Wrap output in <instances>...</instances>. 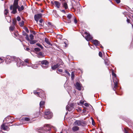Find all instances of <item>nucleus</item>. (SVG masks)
<instances>
[{
  "instance_id": "nucleus-26",
  "label": "nucleus",
  "mask_w": 133,
  "mask_h": 133,
  "mask_svg": "<svg viewBox=\"0 0 133 133\" xmlns=\"http://www.w3.org/2000/svg\"><path fill=\"white\" fill-rule=\"evenodd\" d=\"M31 66L33 69H34L37 68L38 67L37 65H33L32 64H31Z\"/></svg>"
},
{
  "instance_id": "nucleus-14",
  "label": "nucleus",
  "mask_w": 133,
  "mask_h": 133,
  "mask_svg": "<svg viewBox=\"0 0 133 133\" xmlns=\"http://www.w3.org/2000/svg\"><path fill=\"white\" fill-rule=\"evenodd\" d=\"M29 59H26L24 60V62L26 63V65L28 66H31V64L29 62Z\"/></svg>"
},
{
  "instance_id": "nucleus-59",
  "label": "nucleus",
  "mask_w": 133,
  "mask_h": 133,
  "mask_svg": "<svg viewBox=\"0 0 133 133\" xmlns=\"http://www.w3.org/2000/svg\"><path fill=\"white\" fill-rule=\"evenodd\" d=\"M43 12V10H41V12Z\"/></svg>"
},
{
  "instance_id": "nucleus-63",
  "label": "nucleus",
  "mask_w": 133,
  "mask_h": 133,
  "mask_svg": "<svg viewBox=\"0 0 133 133\" xmlns=\"http://www.w3.org/2000/svg\"><path fill=\"white\" fill-rule=\"evenodd\" d=\"M14 35H15V34H14Z\"/></svg>"
},
{
  "instance_id": "nucleus-5",
  "label": "nucleus",
  "mask_w": 133,
  "mask_h": 133,
  "mask_svg": "<svg viewBox=\"0 0 133 133\" xmlns=\"http://www.w3.org/2000/svg\"><path fill=\"white\" fill-rule=\"evenodd\" d=\"M8 123H3L1 126V129L4 130H9V128L8 127Z\"/></svg>"
},
{
  "instance_id": "nucleus-64",
  "label": "nucleus",
  "mask_w": 133,
  "mask_h": 133,
  "mask_svg": "<svg viewBox=\"0 0 133 133\" xmlns=\"http://www.w3.org/2000/svg\"><path fill=\"white\" fill-rule=\"evenodd\" d=\"M132 17L133 18V15L132 16Z\"/></svg>"
},
{
  "instance_id": "nucleus-17",
  "label": "nucleus",
  "mask_w": 133,
  "mask_h": 133,
  "mask_svg": "<svg viewBox=\"0 0 133 133\" xmlns=\"http://www.w3.org/2000/svg\"><path fill=\"white\" fill-rule=\"evenodd\" d=\"M46 127L45 129H46V131H50L51 129V127L50 126L48 125H45L44 126V127Z\"/></svg>"
},
{
  "instance_id": "nucleus-50",
  "label": "nucleus",
  "mask_w": 133,
  "mask_h": 133,
  "mask_svg": "<svg viewBox=\"0 0 133 133\" xmlns=\"http://www.w3.org/2000/svg\"><path fill=\"white\" fill-rule=\"evenodd\" d=\"M84 105L86 107H88L89 106L88 104L87 103H84Z\"/></svg>"
},
{
  "instance_id": "nucleus-6",
  "label": "nucleus",
  "mask_w": 133,
  "mask_h": 133,
  "mask_svg": "<svg viewBox=\"0 0 133 133\" xmlns=\"http://www.w3.org/2000/svg\"><path fill=\"white\" fill-rule=\"evenodd\" d=\"M84 34L86 35V36H85V38L87 41H88L92 39L93 37L87 32H85Z\"/></svg>"
},
{
  "instance_id": "nucleus-40",
  "label": "nucleus",
  "mask_w": 133,
  "mask_h": 133,
  "mask_svg": "<svg viewBox=\"0 0 133 133\" xmlns=\"http://www.w3.org/2000/svg\"><path fill=\"white\" fill-rule=\"evenodd\" d=\"M74 22L75 24H76L77 22V20L76 19V18L75 17H74Z\"/></svg>"
},
{
  "instance_id": "nucleus-55",
  "label": "nucleus",
  "mask_w": 133,
  "mask_h": 133,
  "mask_svg": "<svg viewBox=\"0 0 133 133\" xmlns=\"http://www.w3.org/2000/svg\"><path fill=\"white\" fill-rule=\"evenodd\" d=\"M61 11L62 12H64V13L65 12V11L64 10H62Z\"/></svg>"
},
{
  "instance_id": "nucleus-30",
  "label": "nucleus",
  "mask_w": 133,
  "mask_h": 133,
  "mask_svg": "<svg viewBox=\"0 0 133 133\" xmlns=\"http://www.w3.org/2000/svg\"><path fill=\"white\" fill-rule=\"evenodd\" d=\"M112 75L113 76V79L116 78V75L114 73L112 72Z\"/></svg>"
},
{
  "instance_id": "nucleus-21",
  "label": "nucleus",
  "mask_w": 133,
  "mask_h": 133,
  "mask_svg": "<svg viewBox=\"0 0 133 133\" xmlns=\"http://www.w3.org/2000/svg\"><path fill=\"white\" fill-rule=\"evenodd\" d=\"M30 42V43L31 44H34L37 42V41L35 40H33V39L30 40L29 41Z\"/></svg>"
},
{
  "instance_id": "nucleus-4",
  "label": "nucleus",
  "mask_w": 133,
  "mask_h": 133,
  "mask_svg": "<svg viewBox=\"0 0 133 133\" xmlns=\"http://www.w3.org/2000/svg\"><path fill=\"white\" fill-rule=\"evenodd\" d=\"M41 63L42 64V67L45 69L48 68L49 66V62L46 60H43L41 61Z\"/></svg>"
},
{
  "instance_id": "nucleus-57",
  "label": "nucleus",
  "mask_w": 133,
  "mask_h": 133,
  "mask_svg": "<svg viewBox=\"0 0 133 133\" xmlns=\"http://www.w3.org/2000/svg\"><path fill=\"white\" fill-rule=\"evenodd\" d=\"M25 33L24 32V33L23 34V35H26V34H25Z\"/></svg>"
},
{
  "instance_id": "nucleus-53",
  "label": "nucleus",
  "mask_w": 133,
  "mask_h": 133,
  "mask_svg": "<svg viewBox=\"0 0 133 133\" xmlns=\"http://www.w3.org/2000/svg\"><path fill=\"white\" fill-rule=\"evenodd\" d=\"M127 22L128 23H130V21L129 19H128L127 17Z\"/></svg>"
},
{
  "instance_id": "nucleus-62",
  "label": "nucleus",
  "mask_w": 133,
  "mask_h": 133,
  "mask_svg": "<svg viewBox=\"0 0 133 133\" xmlns=\"http://www.w3.org/2000/svg\"><path fill=\"white\" fill-rule=\"evenodd\" d=\"M61 133H63L62 132H61Z\"/></svg>"
},
{
  "instance_id": "nucleus-29",
  "label": "nucleus",
  "mask_w": 133,
  "mask_h": 133,
  "mask_svg": "<svg viewBox=\"0 0 133 133\" xmlns=\"http://www.w3.org/2000/svg\"><path fill=\"white\" fill-rule=\"evenodd\" d=\"M24 22L23 21H22L21 22L19 23V25L21 26H23L24 24Z\"/></svg>"
},
{
  "instance_id": "nucleus-51",
  "label": "nucleus",
  "mask_w": 133,
  "mask_h": 133,
  "mask_svg": "<svg viewBox=\"0 0 133 133\" xmlns=\"http://www.w3.org/2000/svg\"><path fill=\"white\" fill-rule=\"evenodd\" d=\"M74 73L73 72H72V73L71 74V77L72 78L73 77H74Z\"/></svg>"
},
{
  "instance_id": "nucleus-46",
  "label": "nucleus",
  "mask_w": 133,
  "mask_h": 133,
  "mask_svg": "<svg viewBox=\"0 0 133 133\" xmlns=\"http://www.w3.org/2000/svg\"><path fill=\"white\" fill-rule=\"evenodd\" d=\"M77 12L79 13H80V8L79 7H78L77 8Z\"/></svg>"
},
{
  "instance_id": "nucleus-7",
  "label": "nucleus",
  "mask_w": 133,
  "mask_h": 133,
  "mask_svg": "<svg viewBox=\"0 0 133 133\" xmlns=\"http://www.w3.org/2000/svg\"><path fill=\"white\" fill-rule=\"evenodd\" d=\"M14 57H11L10 56H8L6 57V58L5 59V61L7 63H9L11 62L12 61H14V59L13 58Z\"/></svg>"
},
{
  "instance_id": "nucleus-19",
  "label": "nucleus",
  "mask_w": 133,
  "mask_h": 133,
  "mask_svg": "<svg viewBox=\"0 0 133 133\" xmlns=\"http://www.w3.org/2000/svg\"><path fill=\"white\" fill-rule=\"evenodd\" d=\"M54 3L56 6L57 8H59L60 5V3L59 2L57 1H55L54 2Z\"/></svg>"
},
{
  "instance_id": "nucleus-20",
  "label": "nucleus",
  "mask_w": 133,
  "mask_h": 133,
  "mask_svg": "<svg viewBox=\"0 0 133 133\" xmlns=\"http://www.w3.org/2000/svg\"><path fill=\"white\" fill-rule=\"evenodd\" d=\"M92 43L95 45H98L99 44V41L97 40H95L92 41Z\"/></svg>"
},
{
  "instance_id": "nucleus-34",
  "label": "nucleus",
  "mask_w": 133,
  "mask_h": 133,
  "mask_svg": "<svg viewBox=\"0 0 133 133\" xmlns=\"http://www.w3.org/2000/svg\"><path fill=\"white\" fill-rule=\"evenodd\" d=\"M34 93L35 94L37 95V96H38L39 95V94L40 93V92H37L36 91H34Z\"/></svg>"
},
{
  "instance_id": "nucleus-43",
  "label": "nucleus",
  "mask_w": 133,
  "mask_h": 133,
  "mask_svg": "<svg viewBox=\"0 0 133 133\" xmlns=\"http://www.w3.org/2000/svg\"><path fill=\"white\" fill-rule=\"evenodd\" d=\"M65 73H66V74H68L69 76L70 75V73L68 71L66 70H65Z\"/></svg>"
},
{
  "instance_id": "nucleus-22",
  "label": "nucleus",
  "mask_w": 133,
  "mask_h": 133,
  "mask_svg": "<svg viewBox=\"0 0 133 133\" xmlns=\"http://www.w3.org/2000/svg\"><path fill=\"white\" fill-rule=\"evenodd\" d=\"M45 103L44 102V101H41L40 102L39 104L40 107L41 108L43 107L44 106Z\"/></svg>"
},
{
  "instance_id": "nucleus-25",
  "label": "nucleus",
  "mask_w": 133,
  "mask_h": 133,
  "mask_svg": "<svg viewBox=\"0 0 133 133\" xmlns=\"http://www.w3.org/2000/svg\"><path fill=\"white\" fill-rule=\"evenodd\" d=\"M57 37L58 38L61 39L62 38V36L61 35L58 34L57 35Z\"/></svg>"
},
{
  "instance_id": "nucleus-3",
  "label": "nucleus",
  "mask_w": 133,
  "mask_h": 133,
  "mask_svg": "<svg viewBox=\"0 0 133 133\" xmlns=\"http://www.w3.org/2000/svg\"><path fill=\"white\" fill-rule=\"evenodd\" d=\"M14 61L17 62V64L18 66L20 67L22 65V61L19 58L15 57L13 58Z\"/></svg>"
},
{
  "instance_id": "nucleus-1",
  "label": "nucleus",
  "mask_w": 133,
  "mask_h": 133,
  "mask_svg": "<svg viewBox=\"0 0 133 133\" xmlns=\"http://www.w3.org/2000/svg\"><path fill=\"white\" fill-rule=\"evenodd\" d=\"M19 0H14L13 5H11L10 7V9L12 10L11 13L15 14L17 12V9L19 11H21L23 10L24 7L22 5L20 7L18 5V1Z\"/></svg>"
},
{
  "instance_id": "nucleus-45",
  "label": "nucleus",
  "mask_w": 133,
  "mask_h": 133,
  "mask_svg": "<svg viewBox=\"0 0 133 133\" xmlns=\"http://www.w3.org/2000/svg\"><path fill=\"white\" fill-rule=\"evenodd\" d=\"M99 55L100 57H102V52H99Z\"/></svg>"
},
{
  "instance_id": "nucleus-48",
  "label": "nucleus",
  "mask_w": 133,
  "mask_h": 133,
  "mask_svg": "<svg viewBox=\"0 0 133 133\" xmlns=\"http://www.w3.org/2000/svg\"><path fill=\"white\" fill-rule=\"evenodd\" d=\"M91 118V119H92V124L93 125H94V124H95L93 118Z\"/></svg>"
},
{
  "instance_id": "nucleus-42",
  "label": "nucleus",
  "mask_w": 133,
  "mask_h": 133,
  "mask_svg": "<svg viewBox=\"0 0 133 133\" xmlns=\"http://www.w3.org/2000/svg\"><path fill=\"white\" fill-rule=\"evenodd\" d=\"M26 51H28L29 52H30V49L28 48H26V49H25Z\"/></svg>"
},
{
  "instance_id": "nucleus-41",
  "label": "nucleus",
  "mask_w": 133,
  "mask_h": 133,
  "mask_svg": "<svg viewBox=\"0 0 133 133\" xmlns=\"http://www.w3.org/2000/svg\"><path fill=\"white\" fill-rule=\"evenodd\" d=\"M24 120L25 121H28L30 119L28 117H26L25 118Z\"/></svg>"
},
{
  "instance_id": "nucleus-8",
  "label": "nucleus",
  "mask_w": 133,
  "mask_h": 133,
  "mask_svg": "<svg viewBox=\"0 0 133 133\" xmlns=\"http://www.w3.org/2000/svg\"><path fill=\"white\" fill-rule=\"evenodd\" d=\"M113 80L114 82V86L113 89L115 91L116 88L117 87V84L118 82V80L117 78H116L113 79Z\"/></svg>"
},
{
  "instance_id": "nucleus-11",
  "label": "nucleus",
  "mask_w": 133,
  "mask_h": 133,
  "mask_svg": "<svg viewBox=\"0 0 133 133\" xmlns=\"http://www.w3.org/2000/svg\"><path fill=\"white\" fill-rule=\"evenodd\" d=\"M76 89L79 90H81L82 88V85L79 83L76 82L75 85Z\"/></svg>"
},
{
  "instance_id": "nucleus-16",
  "label": "nucleus",
  "mask_w": 133,
  "mask_h": 133,
  "mask_svg": "<svg viewBox=\"0 0 133 133\" xmlns=\"http://www.w3.org/2000/svg\"><path fill=\"white\" fill-rule=\"evenodd\" d=\"M45 41L48 44L51 45H52L50 42V40L49 39H48L46 38H45Z\"/></svg>"
},
{
  "instance_id": "nucleus-49",
  "label": "nucleus",
  "mask_w": 133,
  "mask_h": 133,
  "mask_svg": "<svg viewBox=\"0 0 133 133\" xmlns=\"http://www.w3.org/2000/svg\"><path fill=\"white\" fill-rule=\"evenodd\" d=\"M3 62V59L0 58V63H2Z\"/></svg>"
},
{
  "instance_id": "nucleus-23",
  "label": "nucleus",
  "mask_w": 133,
  "mask_h": 133,
  "mask_svg": "<svg viewBox=\"0 0 133 133\" xmlns=\"http://www.w3.org/2000/svg\"><path fill=\"white\" fill-rule=\"evenodd\" d=\"M39 57H44V55L43 54L42 52H39L38 55Z\"/></svg>"
},
{
  "instance_id": "nucleus-10",
  "label": "nucleus",
  "mask_w": 133,
  "mask_h": 133,
  "mask_svg": "<svg viewBox=\"0 0 133 133\" xmlns=\"http://www.w3.org/2000/svg\"><path fill=\"white\" fill-rule=\"evenodd\" d=\"M82 122L80 120H76L74 123V125L77 126H80L82 125Z\"/></svg>"
},
{
  "instance_id": "nucleus-37",
  "label": "nucleus",
  "mask_w": 133,
  "mask_h": 133,
  "mask_svg": "<svg viewBox=\"0 0 133 133\" xmlns=\"http://www.w3.org/2000/svg\"><path fill=\"white\" fill-rule=\"evenodd\" d=\"M124 132L125 133H128L129 132V130L126 128H124Z\"/></svg>"
},
{
  "instance_id": "nucleus-13",
  "label": "nucleus",
  "mask_w": 133,
  "mask_h": 133,
  "mask_svg": "<svg viewBox=\"0 0 133 133\" xmlns=\"http://www.w3.org/2000/svg\"><path fill=\"white\" fill-rule=\"evenodd\" d=\"M72 130L74 132H76L79 130V128L77 126L74 125L72 128Z\"/></svg>"
},
{
  "instance_id": "nucleus-38",
  "label": "nucleus",
  "mask_w": 133,
  "mask_h": 133,
  "mask_svg": "<svg viewBox=\"0 0 133 133\" xmlns=\"http://www.w3.org/2000/svg\"><path fill=\"white\" fill-rule=\"evenodd\" d=\"M105 63L106 65H109L110 62H109L107 60V61H105Z\"/></svg>"
},
{
  "instance_id": "nucleus-33",
  "label": "nucleus",
  "mask_w": 133,
  "mask_h": 133,
  "mask_svg": "<svg viewBox=\"0 0 133 133\" xmlns=\"http://www.w3.org/2000/svg\"><path fill=\"white\" fill-rule=\"evenodd\" d=\"M16 19H14L13 20L12 24L14 25H15L16 24Z\"/></svg>"
},
{
  "instance_id": "nucleus-56",
  "label": "nucleus",
  "mask_w": 133,
  "mask_h": 133,
  "mask_svg": "<svg viewBox=\"0 0 133 133\" xmlns=\"http://www.w3.org/2000/svg\"><path fill=\"white\" fill-rule=\"evenodd\" d=\"M101 48H103V47L102 45L101 46Z\"/></svg>"
},
{
  "instance_id": "nucleus-2",
  "label": "nucleus",
  "mask_w": 133,
  "mask_h": 133,
  "mask_svg": "<svg viewBox=\"0 0 133 133\" xmlns=\"http://www.w3.org/2000/svg\"><path fill=\"white\" fill-rule=\"evenodd\" d=\"M52 113L51 112L46 110L45 112L44 117L46 119H50L52 117Z\"/></svg>"
},
{
  "instance_id": "nucleus-54",
  "label": "nucleus",
  "mask_w": 133,
  "mask_h": 133,
  "mask_svg": "<svg viewBox=\"0 0 133 133\" xmlns=\"http://www.w3.org/2000/svg\"><path fill=\"white\" fill-rule=\"evenodd\" d=\"M58 70L59 71L61 72H62V70L61 69H59Z\"/></svg>"
},
{
  "instance_id": "nucleus-15",
  "label": "nucleus",
  "mask_w": 133,
  "mask_h": 133,
  "mask_svg": "<svg viewBox=\"0 0 133 133\" xmlns=\"http://www.w3.org/2000/svg\"><path fill=\"white\" fill-rule=\"evenodd\" d=\"M62 4L63 7L65 8V9H67L68 8V6L66 2L63 1H62Z\"/></svg>"
},
{
  "instance_id": "nucleus-9",
  "label": "nucleus",
  "mask_w": 133,
  "mask_h": 133,
  "mask_svg": "<svg viewBox=\"0 0 133 133\" xmlns=\"http://www.w3.org/2000/svg\"><path fill=\"white\" fill-rule=\"evenodd\" d=\"M42 16V15L41 14H39L35 15L34 18L35 21L37 22L38 21V19L41 18Z\"/></svg>"
},
{
  "instance_id": "nucleus-47",
  "label": "nucleus",
  "mask_w": 133,
  "mask_h": 133,
  "mask_svg": "<svg viewBox=\"0 0 133 133\" xmlns=\"http://www.w3.org/2000/svg\"><path fill=\"white\" fill-rule=\"evenodd\" d=\"M116 2L117 3H119L120 2V0H115Z\"/></svg>"
},
{
  "instance_id": "nucleus-52",
  "label": "nucleus",
  "mask_w": 133,
  "mask_h": 133,
  "mask_svg": "<svg viewBox=\"0 0 133 133\" xmlns=\"http://www.w3.org/2000/svg\"><path fill=\"white\" fill-rule=\"evenodd\" d=\"M39 22L41 23H42L43 22V19H41L39 21Z\"/></svg>"
},
{
  "instance_id": "nucleus-61",
  "label": "nucleus",
  "mask_w": 133,
  "mask_h": 133,
  "mask_svg": "<svg viewBox=\"0 0 133 133\" xmlns=\"http://www.w3.org/2000/svg\"><path fill=\"white\" fill-rule=\"evenodd\" d=\"M59 61H61V59H59Z\"/></svg>"
},
{
  "instance_id": "nucleus-24",
  "label": "nucleus",
  "mask_w": 133,
  "mask_h": 133,
  "mask_svg": "<svg viewBox=\"0 0 133 133\" xmlns=\"http://www.w3.org/2000/svg\"><path fill=\"white\" fill-rule=\"evenodd\" d=\"M15 28V27L13 26H10L9 28V30L10 31H12L14 30Z\"/></svg>"
},
{
  "instance_id": "nucleus-36",
  "label": "nucleus",
  "mask_w": 133,
  "mask_h": 133,
  "mask_svg": "<svg viewBox=\"0 0 133 133\" xmlns=\"http://www.w3.org/2000/svg\"><path fill=\"white\" fill-rule=\"evenodd\" d=\"M29 37L31 40H32L34 39V36L32 34H30L29 36Z\"/></svg>"
},
{
  "instance_id": "nucleus-39",
  "label": "nucleus",
  "mask_w": 133,
  "mask_h": 133,
  "mask_svg": "<svg viewBox=\"0 0 133 133\" xmlns=\"http://www.w3.org/2000/svg\"><path fill=\"white\" fill-rule=\"evenodd\" d=\"M11 119V117L10 116H8V117H6L5 118L4 121H5V120H6V121H8L7 120L8 119Z\"/></svg>"
},
{
  "instance_id": "nucleus-32",
  "label": "nucleus",
  "mask_w": 133,
  "mask_h": 133,
  "mask_svg": "<svg viewBox=\"0 0 133 133\" xmlns=\"http://www.w3.org/2000/svg\"><path fill=\"white\" fill-rule=\"evenodd\" d=\"M36 45L37 46H39V47H40V48H41L42 49H43V47L42 46V45L39 43H37L36 44Z\"/></svg>"
},
{
  "instance_id": "nucleus-35",
  "label": "nucleus",
  "mask_w": 133,
  "mask_h": 133,
  "mask_svg": "<svg viewBox=\"0 0 133 133\" xmlns=\"http://www.w3.org/2000/svg\"><path fill=\"white\" fill-rule=\"evenodd\" d=\"M34 50L36 51L39 52L40 50V49L38 48H35Z\"/></svg>"
},
{
  "instance_id": "nucleus-27",
  "label": "nucleus",
  "mask_w": 133,
  "mask_h": 133,
  "mask_svg": "<svg viewBox=\"0 0 133 133\" xmlns=\"http://www.w3.org/2000/svg\"><path fill=\"white\" fill-rule=\"evenodd\" d=\"M25 34H26V39L28 40V41H30V39L29 38V36L28 34H27L26 33H25Z\"/></svg>"
},
{
  "instance_id": "nucleus-28",
  "label": "nucleus",
  "mask_w": 133,
  "mask_h": 133,
  "mask_svg": "<svg viewBox=\"0 0 133 133\" xmlns=\"http://www.w3.org/2000/svg\"><path fill=\"white\" fill-rule=\"evenodd\" d=\"M4 12L5 15H7L8 12V10L7 9H5L4 10Z\"/></svg>"
},
{
  "instance_id": "nucleus-12",
  "label": "nucleus",
  "mask_w": 133,
  "mask_h": 133,
  "mask_svg": "<svg viewBox=\"0 0 133 133\" xmlns=\"http://www.w3.org/2000/svg\"><path fill=\"white\" fill-rule=\"evenodd\" d=\"M74 17L73 15L72 14H69L67 15V18L69 22L70 23L71 22V19L72 17L73 18Z\"/></svg>"
},
{
  "instance_id": "nucleus-60",
  "label": "nucleus",
  "mask_w": 133,
  "mask_h": 133,
  "mask_svg": "<svg viewBox=\"0 0 133 133\" xmlns=\"http://www.w3.org/2000/svg\"><path fill=\"white\" fill-rule=\"evenodd\" d=\"M43 97L44 98V99H45V96H44V97Z\"/></svg>"
},
{
  "instance_id": "nucleus-18",
  "label": "nucleus",
  "mask_w": 133,
  "mask_h": 133,
  "mask_svg": "<svg viewBox=\"0 0 133 133\" xmlns=\"http://www.w3.org/2000/svg\"><path fill=\"white\" fill-rule=\"evenodd\" d=\"M60 65V64L59 63L51 66V68L53 70H55L56 69L58 68Z\"/></svg>"
},
{
  "instance_id": "nucleus-58",
  "label": "nucleus",
  "mask_w": 133,
  "mask_h": 133,
  "mask_svg": "<svg viewBox=\"0 0 133 133\" xmlns=\"http://www.w3.org/2000/svg\"><path fill=\"white\" fill-rule=\"evenodd\" d=\"M51 4H54L53 2H52V1L51 2Z\"/></svg>"
},
{
  "instance_id": "nucleus-31",
  "label": "nucleus",
  "mask_w": 133,
  "mask_h": 133,
  "mask_svg": "<svg viewBox=\"0 0 133 133\" xmlns=\"http://www.w3.org/2000/svg\"><path fill=\"white\" fill-rule=\"evenodd\" d=\"M66 109L68 110V111H71V109H70V108L69 107V105H67L66 107Z\"/></svg>"
},
{
  "instance_id": "nucleus-44",
  "label": "nucleus",
  "mask_w": 133,
  "mask_h": 133,
  "mask_svg": "<svg viewBox=\"0 0 133 133\" xmlns=\"http://www.w3.org/2000/svg\"><path fill=\"white\" fill-rule=\"evenodd\" d=\"M16 19L18 21H19L21 20V18L19 16H18L17 17Z\"/></svg>"
}]
</instances>
